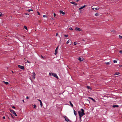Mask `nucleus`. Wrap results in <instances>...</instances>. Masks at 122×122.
<instances>
[{
    "label": "nucleus",
    "mask_w": 122,
    "mask_h": 122,
    "mask_svg": "<svg viewBox=\"0 0 122 122\" xmlns=\"http://www.w3.org/2000/svg\"><path fill=\"white\" fill-rule=\"evenodd\" d=\"M58 46H57V47L56 48L55 51V53H54V54L55 55H56L57 53V50L58 49Z\"/></svg>",
    "instance_id": "0eeeda50"
},
{
    "label": "nucleus",
    "mask_w": 122,
    "mask_h": 122,
    "mask_svg": "<svg viewBox=\"0 0 122 122\" xmlns=\"http://www.w3.org/2000/svg\"><path fill=\"white\" fill-rule=\"evenodd\" d=\"M64 36L65 37H68V36L67 35H64Z\"/></svg>",
    "instance_id": "7c9ffc66"
},
{
    "label": "nucleus",
    "mask_w": 122,
    "mask_h": 122,
    "mask_svg": "<svg viewBox=\"0 0 122 122\" xmlns=\"http://www.w3.org/2000/svg\"><path fill=\"white\" fill-rule=\"evenodd\" d=\"M10 112L12 113L13 114H14L15 116H17V115L15 112V111L13 110H12L11 109H10Z\"/></svg>",
    "instance_id": "f03ea898"
},
{
    "label": "nucleus",
    "mask_w": 122,
    "mask_h": 122,
    "mask_svg": "<svg viewBox=\"0 0 122 122\" xmlns=\"http://www.w3.org/2000/svg\"><path fill=\"white\" fill-rule=\"evenodd\" d=\"M24 59L25 61H27V62H28L29 63H30V62L29 61L27 60L26 59L24 58Z\"/></svg>",
    "instance_id": "6ab92c4d"
},
{
    "label": "nucleus",
    "mask_w": 122,
    "mask_h": 122,
    "mask_svg": "<svg viewBox=\"0 0 122 122\" xmlns=\"http://www.w3.org/2000/svg\"><path fill=\"white\" fill-rule=\"evenodd\" d=\"M77 43V42H74V45H76Z\"/></svg>",
    "instance_id": "bb28decb"
},
{
    "label": "nucleus",
    "mask_w": 122,
    "mask_h": 122,
    "mask_svg": "<svg viewBox=\"0 0 122 122\" xmlns=\"http://www.w3.org/2000/svg\"><path fill=\"white\" fill-rule=\"evenodd\" d=\"M85 7H86V5H84V6H83L81 7V8H79V10H81V9H82L83 8H85Z\"/></svg>",
    "instance_id": "ddd939ff"
},
{
    "label": "nucleus",
    "mask_w": 122,
    "mask_h": 122,
    "mask_svg": "<svg viewBox=\"0 0 122 122\" xmlns=\"http://www.w3.org/2000/svg\"><path fill=\"white\" fill-rule=\"evenodd\" d=\"M95 9V8H92V9H93V10H94V9Z\"/></svg>",
    "instance_id": "603ef678"
},
{
    "label": "nucleus",
    "mask_w": 122,
    "mask_h": 122,
    "mask_svg": "<svg viewBox=\"0 0 122 122\" xmlns=\"http://www.w3.org/2000/svg\"><path fill=\"white\" fill-rule=\"evenodd\" d=\"M38 100L40 102V105L41 107H42V103L40 99H38Z\"/></svg>",
    "instance_id": "9d476101"
},
{
    "label": "nucleus",
    "mask_w": 122,
    "mask_h": 122,
    "mask_svg": "<svg viewBox=\"0 0 122 122\" xmlns=\"http://www.w3.org/2000/svg\"><path fill=\"white\" fill-rule=\"evenodd\" d=\"M2 14L1 12H0V16H1L2 15Z\"/></svg>",
    "instance_id": "c756f323"
},
{
    "label": "nucleus",
    "mask_w": 122,
    "mask_h": 122,
    "mask_svg": "<svg viewBox=\"0 0 122 122\" xmlns=\"http://www.w3.org/2000/svg\"><path fill=\"white\" fill-rule=\"evenodd\" d=\"M46 15H43V17H46Z\"/></svg>",
    "instance_id": "c03bdc74"
},
{
    "label": "nucleus",
    "mask_w": 122,
    "mask_h": 122,
    "mask_svg": "<svg viewBox=\"0 0 122 122\" xmlns=\"http://www.w3.org/2000/svg\"><path fill=\"white\" fill-rule=\"evenodd\" d=\"M12 73H14L13 71H12Z\"/></svg>",
    "instance_id": "09e8293b"
},
{
    "label": "nucleus",
    "mask_w": 122,
    "mask_h": 122,
    "mask_svg": "<svg viewBox=\"0 0 122 122\" xmlns=\"http://www.w3.org/2000/svg\"><path fill=\"white\" fill-rule=\"evenodd\" d=\"M33 10L32 9H29L28 11L29 12H30V11H33Z\"/></svg>",
    "instance_id": "a878e982"
},
{
    "label": "nucleus",
    "mask_w": 122,
    "mask_h": 122,
    "mask_svg": "<svg viewBox=\"0 0 122 122\" xmlns=\"http://www.w3.org/2000/svg\"><path fill=\"white\" fill-rule=\"evenodd\" d=\"M52 76H53L54 77H56L57 79L58 78V76L56 74L54 73H53Z\"/></svg>",
    "instance_id": "6e6552de"
},
{
    "label": "nucleus",
    "mask_w": 122,
    "mask_h": 122,
    "mask_svg": "<svg viewBox=\"0 0 122 122\" xmlns=\"http://www.w3.org/2000/svg\"><path fill=\"white\" fill-rule=\"evenodd\" d=\"M86 87L87 88H88L89 89H91V88L89 86H86Z\"/></svg>",
    "instance_id": "5701e85b"
},
{
    "label": "nucleus",
    "mask_w": 122,
    "mask_h": 122,
    "mask_svg": "<svg viewBox=\"0 0 122 122\" xmlns=\"http://www.w3.org/2000/svg\"><path fill=\"white\" fill-rule=\"evenodd\" d=\"M120 53H122V51H119Z\"/></svg>",
    "instance_id": "37998d69"
},
{
    "label": "nucleus",
    "mask_w": 122,
    "mask_h": 122,
    "mask_svg": "<svg viewBox=\"0 0 122 122\" xmlns=\"http://www.w3.org/2000/svg\"><path fill=\"white\" fill-rule=\"evenodd\" d=\"M69 43V40L68 41L66 42V44H68Z\"/></svg>",
    "instance_id": "f704fd0d"
},
{
    "label": "nucleus",
    "mask_w": 122,
    "mask_h": 122,
    "mask_svg": "<svg viewBox=\"0 0 122 122\" xmlns=\"http://www.w3.org/2000/svg\"><path fill=\"white\" fill-rule=\"evenodd\" d=\"M56 16V15L55 13H54V16L55 17Z\"/></svg>",
    "instance_id": "58836bf2"
},
{
    "label": "nucleus",
    "mask_w": 122,
    "mask_h": 122,
    "mask_svg": "<svg viewBox=\"0 0 122 122\" xmlns=\"http://www.w3.org/2000/svg\"><path fill=\"white\" fill-rule=\"evenodd\" d=\"M81 112L80 111H78V113L80 119H81V117H82L83 115L85 114V113H84V109H81Z\"/></svg>",
    "instance_id": "f257e3e1"
},
{
    "label": "nucleus",
    "mask_w": 122,
    "mask_h": 122,
    "mask_svg": "<svg viewBox=\"0 0 122 122\" xmlns=\"http://www.w3.org/2000/svg\"><path fill=\"white\" fill-rule=\"evenodd\" d=\"M112 107H113L115 108V107H119V106L118 105H113Z\"/></svg>",
    "instance_id": "4468645a"
},
{
    "label": "nucleus",
    "mask_w": 122,
    "mask_h": 122,
    "mask_svg": "<svg viewBox=\"0 0 122 122\" xmlns=\"http://www.w3.org/2000/svg\"><path fill=\"white\" fill-rule=\"evenodd\" d=\"M105 64H106L107 65H109L110 64V62H105Z\"/></svg>",
    "instance_id": "a211bd4d"
},
{
    "label": "nucleus",
    "mask_w": 122,
    "mask_h": 122,
    "mask_svg": "<svg viewBox=\"0 0 122 122\" xmlns=\"http://www.w3.org/2000/svg\"><path fill=\"white\" fill-rule=\"evenodd\" d=\"M26 99H28L29 98V97H26Z\"/></svg>",
    "instance_id": "a18cd8bd"
},
{
    "label": "nucleus",
    "mask_w": 122,
    "mask_h": 122,
    "mask_svg": "<svg viewBox=\"0 0 122 122\" xmlns=\"http://www.w3.org/2000/svg\"><path fill=\"white\" fill-rule=\"evenodd\" d=\"M24 28H25V29L27 30V28L26 26H24Z\"/></svg>",
    "instance_id": "4be33fe9"
},
{
    "label": "nucleus",
    "mask_w": 122,
    "mask_h": 122,
    "mask_svg": "<svg viewBox=\"0 0 122 122\" xmlns=\"http://www.w3.org/2000/svg\"><path fill=\"white\" fill-rule=\"evenodd\" d=\"M33 106L34 107V108H35L36 107V106L35 105H34Z\"/></svg>",
    "instance_id": "72a5a7b5"
},
{
    "label": "nucleus",
    "mask_w": 122,
    "mask_h": 122,
    "mask_svg": "<svg viewBox=\"0 0 122 122\" xmlns=\"http://www.w3.org/2000/svg\"><path fill=\"white\" fill-rule=\"evenodd\" d=\"M41 57L42 58H44V57L43 56L41 55Z\"/></svg>",
    "instance_id": "a19ab883"
},
{
    "label": "nucleus",
    "mask_w": 122,
    "mask_h": 122,
    "mask_svg": "<svg viewBox=\"0 0 122 122\" xmlns=\"http://www.w3.org/2000/svg\"><path fill=\"white\" fill-rule=\"evenodd\" d=\"M120 74V73H119L118 72H116L115 73V75H119V76H120V75H119V74Z\"/></svg>",
    "instance_id": "dca6fc26"
},
{
    "label": "nucleus",
    "mask_w": 122,
    "mask_h": 122,
    "mask_svg": "<svg viewBox=\"0 0 122 122\" xmlns=\"http://www.w3.org/2000/svg\"><path fill=\"white\" fill-rule=\"evenodd\" d=\"M78 59L79 60V61H81L83 60V58H81L80 57H78Z\"/></svg>",
    "instance_id": "1a4fd4ad"
},
{
    "label": "nucleus",
    "mask_w": 122,
    "mask_h": 122,
    "mask_svg": "<svg viewBox=\"0 0 122 122\" xmlns=\"http://www.w3.org/2000/svg\"><path fill=\"white\" fill-rule=\"evenodd\" d=\"M64 118H65V120L67 122H70L71 121L68 119V117L65 116H64Z\"/></svg>",
    "instance_id": "7ed1b4c3"
},
{
    "label": "nucleus",
    "mask_w": 122,
    "mask_h": 122,
    "mask_svg": "<svg viewBox=\"0 0 122 122\" xmlns=\"http://www.w3.org/2000/svg\"><path fill=\"white\" fill-rule=\"evenodd\" d=\"M69 29L71 30H73V29H72V28H69Z\"/></svg>",
    "instance_id": "4c0bfd02"
},
{
    "label": "nucleus",
    "mask_w": 122,
    "mask_h": 122,
    "mask_svg": "<svg viewBox=\"0 0 122 122\" xmlns=\"http://www.w3.org/2000/svg\"><path fill=\"white\" fill-rule=\"evenodd\" d=\"M60 12L61 14H62V15H65V13L63 12L62 11L60 10Z\"/></svg>",
    "instance_id": "9b49d317"
},
{
    "label": "nucleus",
    "mask_w": 122,
    "mask_h": 122,
    "mask_svg": "<svg viewBox=\"0 0 122 122\" xmlns=\"http://www.w3.org/2000/svg\"><path fill=\"white\" fill-rule=\"evenodd\" d=\"M22 101L23 102H24V101L23 100Z\"/></svg>",
    "instance_id": "de8ad7c7"
},
{
    "label": "nucleus",
    "mask_w": 122,
    "mask_h": 122,
    "mask_svg": "<svg viewBox=\"0 0 122 122\" xmlns=\"http://www.w3.org/2000/svg\"><path fill=\"white\" fill-rule=\"evenodd\" d=\"M88 98L90 99H91L94 102H95V100L93 99L91 97H89Z\"/></svg>",
    "instance_id": "2eb2a0df"
},
{
    "label": "nucleus",
    "mask_w": 122,
    "mask_h": 122,
    "mask_svg": "<svg viewBox=\"0 0 122 122\" xmlns=\"http://www.w3.org/2000/svg\"><path fill=\"white\" fill-rule=\"evenodd\" d=\"M25 15H29V14H26V13H25Z\"/></svg>",
    "instance_id": "8fccbe9b"
},
{
    "label": "nucleus",
    "mask_w": 122,
    "mask_h": 122,
    "mask_svg": "<svg viewBox=\"0 0 122 122\" xmlns=\"http://www.w3.org/2000/svg\"><path fill=\"white\" fill-rule=\"evenodd\" d=\"M113 62L114 63H117V61L115 60H114L113 61Z\"/></svg>",
    "instance_id": "473e14b6"
},
{
    "label": "nucleus",
    "mask_w": 122,
    "mask_h": 122,
    "mask_svg": "<svg viewBox=\"0 0 122 122\" xmlns=\"http://www.w3.org/2000/svg\"><path fill=\"white\" fill-rule=\"evenodd\" d=\"M37 13H38V15H40V14L39 12H38V11L37 12Z\"/></svg>",
    "instance_id": "e433bc0d"
},
{
    "label": "nucleus",
    "mask_w": 122,
    "mask_h": 122,
    "mask_svg": "<svg viewBox=\"0 0 122 122\" xmlns=\"http://www.w3.org/2000/svg\"><path fill=\"white\" fill-rule=\"evenodd\" d=\"M58 35V33H56V36H57Z\"/></svg>",
    "instance_id": "c9c22d12"
},
{
    "label": "nucleus",
    "mask_w": 122,
    "mask_h": 122,
    "mask_svg": "<svg viewBox=\"0 0 122 122\" xmlns=\"http://www.w3.org/2000/svg\"><path fill=\"white\" fill-rule=\"evenodd\" d=\"M99 15L98 13H96L95 14V15L96 16H97Z\"/></svg>",
    "instance_id": "b1692460"
},
{
    "label": "nucleus",
    "mask_w": 122,
    "mask_h": 122,
    "mask_svg": "<svg viewBox=\"0 0 122 122\" xmlns=\"http://www.w3.org/2000/svg\"><path fill=\"white\" fill-rule=\"evenodd\" d=\"M119 37L121 38H122V36L119 35Z\"/></svg>",
    "instance_id": "2f4dec72"
},
{
    "label": "nucleus",
    "mask_w": 122,
    "mask_h": 122,
    "mask_svg": "<svg viewBox=\"0 0 122 122\" xmlns=\"http://www.w3.org/2000/svg\"><path fill=\"white\" fill-rule=\"evenodd\" d=\"M75 29L76 30H77L79 31H80L81 30V29L80 28H78V27L75 28Z\"/></svg>",
    "instance_id": "423d86ee"
},
{
    "label": "nucleus",
    "mask_w": 122,
    "mask_h": 122,
    "mask_svg": "<svg viewBox=\"0 0 122 122\" xmlns=\"http://www.w3.org/2000/svg\"><path fill=\"white\" fill-rule=\"evenodd\" d=\"M18 66L19 68H20L22 70H24V67L23 66H21L20 65H18Z\"/></svg>",
    "instance_id": "39448f33"
},
{
    "label": "nucleus",
    "mask_w": 122,
    "mask_h": 122,
    "mask_svg": "<svg viewBox=\"0 0 122 122\" xmlns=\"http://www.w3.org/2000/svg\"><path fill=\"white\" fill-rule=\"evenodd\" d=\"M12 108L14 109H15V107L14 106H12Z\"/></svg>",
    "instance_id": "ea45409f"
},
{
    "label": "nucleus",
    "mask_w": 122,
    "mask_h": 122,
    "mask_svg": "<svg viewBox=\"0 0 122 122\" xmlns=\"http://www.w3.org/2000/svg\"><path fill=\"white\" fill-rule=\"evenodd\" d=\"M70 3L71 4H74V5H77V4L75 2H70Z\"/></svg>",
    "instance_id": "f8f14e48"
},
{
    "label": "nucleus",
    "mask_w": 122,
    "mask_h": 122,
    "mask_svg": "<svg viewBox=\"0 0 122 122\" xmlns=\"http://www.w3.org/2000/svg\"><path fill=\"white\" fill-rule=\"evenodd\" d=\"M3 82H4L5 84L6 85H8L9 84V82H5V81H3Z\"/></svg>",
    "instance_id": "f3484780"
},
{
    "label": "nucleus",
    "mask_w": 122,
    "mask_h": 122,
    "mask_svg": "<svg viewBox=\"0 0 122 122\" xmlns=\"http://www.w3.org/2000/svg\"><path fill=\"white\" fill-rule=\"evenodd\" d=\"M32 73L33 74V75L32 76V78L33 79H34L35 78L36 74L34 72H33Z\"/></svg>",
    "instance_id": "20e7f679"
},
{
    "label": "nucleus",
    "mask_w": 122,
    "mask_h": 122,
    "mask_svg": "<svg viewBox=\"0 0 122 122\" xmlns=\"http://www.w3.org/2000/svg\"><path fill=\"white\" fill-rule=\"evenodd\" d=\"M69 103H70V105L72 107H73V104H72V103L71 102V101L69 102Z\"/></svg>",
    "instance_id": "aec40b11"
},
{
    "label": "nucleus",
    "mask_w": 122,
    "mask_h": 122,
    "mask_svg": "<svg viewBox=\"0 0 122 122\" xmlns=\"http://www.w3.org/2000/svg\"><path fill=\"white\" fill-rule=\"evenodd\" d=\"M76 2H78V1L79 0H75Z\"/></svg>",
    "instance_id": "49530a36"
},
{
    "label": "nucleus",
    "mask_w": 122,
    "mask_h": 122,
    "mask_svg": "<svg viewBox=\"0 0 122 122\" xmlns=\"http://www.w3.org/2000/svg\"><path fill=\"white\" fill-rule=\"evenodd\" d=\"M9 116H10L12 118H14V117H13V116L11 114H9Z\"/></svg>",
    "instance_id": "393cba45"
},
{
    "label": "nucleus",
    "mask_w": 122,
    "mask_h": 122,
    "mask_svg": "<svg viewBox=\"0 0 122 122\" xmlns=\"http://www.w3.org/2000/svg\"><path fill=\"white\" fill-rule=\"evenodd\" d=\"M95 9L96 10H98L99 9V8L98 7L96 8H95Z\"/></svg>",
    "instance_id": "c85d7f7f"
},
{
    "label": "nucleus",
    "mask_w": 122,
    "mask_h": 122,
    "mask_svg": "<svg viewBox=\"0 0 122 122\" xmlns=\"http://www.w3.org/2000/svg\"><path fill=\"white\" fill-rule=\"evenodd\" d=\"M74 114L76 116L77 115V113L76 112V111L74 110Z\"/></svg>",
    "instance_id": "412c9836"
},
{
    "label": "nucleus",
    "mask_w": 122,
    "mask_h": 122,
    "mask_svg": "<svg viewBox=\"0 0 122 122\" xmlns=\"http://www.w3.org/2000/svg\"><path fill=\"white\" fill-rule=\"evenodd\" d=\"M52 74H53V73H49V75L50 76L52 75Z\"/></svg>",
    "instance_id": "cd10ccee"
},
{
    "label": "nucleus",
    "mask_w": 122,
    "mask_h": 122,
    "mask_svg": "<svg viewBox=\"0 0 122 122\" xmlns=\"http://www.w3.org/2000/svg\"><path fill=\"white\" fill-rule=\"evenodd\" d=\"M83 41H85L84 40V39H83Z\"/></svg>",
    "instance_id": "3c124183"
},
{
    "label": "nucleus",
    "mask_w": 122,
    "mask_h": 122,
    "mask_svg": "<svg viewBox=\"0 0 122 122\" xmlns=\"http://www.w3.org/2000/svg\"><path fill=\"white\" fill-rule=\"evenodd\" d=\"M5 117H4V116L3 117V119H5Z\"/></svg>",
    "instance_id": "79ce46f5"
}]
</instances>
